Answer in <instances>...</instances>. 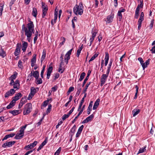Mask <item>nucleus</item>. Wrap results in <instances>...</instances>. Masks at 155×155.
<instances>
[{"instance_id": "a18cd8bd", "label": "nucleus", "mask_w": 155, "mask_h": 155, "mask_svg": "<svg viewBox=\"0 0 155 155\" xmlns=\"http://www.w3.org/2000/svg\"><path fill=\"white\" fill-rule=\"evenodd\" d=\"M109 58V55L107 52L105 53V56L104 58L105 60L108 61Z\"/></svg>"}, {"instance_id": "72a5a7b5", "label": "nucleus", "mask_w": 155, "mask_h": 155, "mask_svg": "<svg viewBox=\"0 0 155 155\" xmlns=\"http://www.w3.org/2000/svg\"><path fill=\"white\" fill-rule=\"evenodd\" d=\"M37 91L36 89L34 87H32L31 89L30 92L33 94L34 95L36 93Z\"/></svg>"}, {"instance_id": "58836bf2", "label": "nucleus", "mask_w": 155, "mask_h": 155, "mask_svg": "<svg viewBox=\"0 0 155 155\" xmlns=\"http://www.w3.org/2000/svg\"><path fill=\"white\" fill-rule=\"evenodd\" d=\"M17 74H13L9 78V80H10V79L14 80L15 79L16 77L17 76Z\"/></svg>"}, {"instance_id": "c756f323", "label": "nucleus", "mask_w": 155, "mask_h": 155, "mask_svg": "<svg viewBox=\"0 0 155 155\" xmlns=\"http://www.w3.org/2000/svg\"><path fill=\"white\" fill-rule=\"evenodd\" d=\"M85 75V73L83 72L81 73L80 75V78L79 79V81H81L84 78V76Z\"/></svg>"}, {"instance_id": "9d476101", "label": "nucleus", "mask_w": 155, "mask_h": 155, "mask_svg": "<svg viewBox=\"0 0 155 155\" xmlns=\"http://www.w3.org/2000/svg\"><path fill=\"white\" fill-rule=\"evenodd\" d=\"M21 50V45L18 44L16 45V48L14 52V54L16 56L18 55L20 53Z\"/></svg>"}, {"instance_id": "c9c22d12", "label": "nucleus", "mask_w": 155, "mask_h": 155, "mask_svg": "<svg viewBox=\"0 0 155 155\" xmlns=\"http://www.w3.org/2000/svg\"><path fill=\"white\" fill-rule=\"evenodd\" d=\"M75 130L76 125H74L71 130V132L72 134H74L75 131Z\"/></svg>"}, {"instance_id": "f704fd0d", "label": "nucleus", "mask_w": 155, "mask_h": 155, "mask_svg": "<svg viewBox=\"0 0 155 155\" xmlns=\"http://www.w3.org/2000/svg\"><path fill=\"white\" fill-rule=\"evenodd\" d=\"M146 147H144L140 148L138 151V154L144 152V151L146 150Z\"/></svg>"}, {"instance_id": "c85d7f7f", "label": "nucleus", "mask_w": 155, "mask_h": 155, "mask_svg": "<svg viewBox=\"0 0 155 155\" xmlns=\"http://www.w3.org/2000/svg\"><path fill=\"white\" fill-rule=\"evenodd\" d=\"M61 40L62 41L59 44V45L60 47L64 44L65 41V38L64 37H62L61 38Z\"/></svg>"}, {"instance_id": "20e7f679", "label": "nucleus", "mask_w": 155, "mask_h": 155, "mask_svg": "<svg viewBox=\"0 0 155 155\" xmlns=\"http://www.w3.org/2000/svg\"><path fill=\"white\" fill-rule=\"evenodd\" d=\"M32 109V104L29 103H28L25 106V109L23 111V114L27 115L31 112Z\"/></svg>"}, {"instance_id": "f8f14e48", "label": "nucleus", "mask_w": 155, "mask_h": 155, "mask_svg": "<svg viewBox=\"0 0 155 155\" xmlns=\"http://www.w3.org/2000/svg\"><path fill=\"white\" fill-rule=\"evenodd\" d=\"M73 49H71L68 51L66 53L64 57L65 60H69L70 58V55L71 54Z\"/></svg>"}, {"instance_id": "423d86ee", "label": "nucleus", "mask_w": 155, "mask_h": 155, "mask_svg": "<svg viewBox=\"0 0 155 155\" xmlns=\"http://www.w3.org/2000/svg\"><path fill=\"white\" fill-rule=\"evenodd\" d=\"M110 72L107 71L106 74H103L101 76V86H102L105 83L108 76Z\"/></svg>"}, {"instance_id": "0e129e2a", "label": "nucleus", "mask_w": 155, "mask_h": 155, "mask_svg": "<svg viewBox=\"0 0 155 155\" xmlns=\"http://www.w3.org/2000/svg\"><path fill=\"white\" fill-rule=\"evenodd\" d=\"M142 67L143 68V69L144 70L145 68L147 67V66L146 65V64L145 63H144L143 62L141 64Z\"/></svg>"}, {"instance_id": "e433bc0d", "label": "nucleus", "mask_w": 155, "mask_h": 155, "mask_svg": "<svg viewBox=\"0 0 155 155\" xmlns=\"http://www.w3.org/2000/svg\"><path fill=\"white\" fill-rule=\"evenodd\" d=\"M57 18L58 17L54 16V21H53V19H52L51 21V23L52 25H53L56 22Z\"/></svg>"}, {"instance_id": "2eb2a0df", "label": "nucleus", "mask_w": 155, "mask_h": 155, "mask_svg": "<svg viewBox=\"0 0 155 155\" xmlns=\"http://www.w3.org/2000/svg\"><path fill=\"white\" fill-rule=\"evenodd\" d=\"M22 95L20 93H18L15 94L14 97H13V99L16 101L19 100L22 96Z\"/></svg>"}, {"instance_id": "cd10ccee", "label": "nucleus", "mask_w": 155, "mask_h": 155, "mask_svg": "<svg viewBox=\"0 0 155 155\" xmlns=\"http://www.w3.org/2000/svg\"><path fill=\"white\" fill-rule=\"evenodd\" d=\"M48 9H42V17L43 18H44L46 16Z\"/></svg>"}, {"instance_id": "6e6d98bb", "label": "nucleus", "mask_w": 155, "mask_h": 155, "mask_svg": "<svg viewBox=\"0 0 155 155\" xmlns=\"http://www.w3.org/2000/svg\"><path fill=\"white\" fill-rule=\"evenodd\" d=\"M89 79L88 78H87V77H86L85 79H84V81H83V83L82 84V87H83L84 86L85 84H86L87 81Z\"/></svg>"}, {"instance_id": "6ab92c4d", "label": "nucleus", "mask_w": 155, "mask_h": 155, "mask_svg": "<svg viewBox=\"0 0 155 155\" xmlns=\"http://www.w3.org/2000/svg\"><path fill=\"white\" fill-rule=\"evenodd\" d=\"M140 109H134L132 111V113L133 114V117H135L137 114H138L140 112Z\"/></svg>"}, {"instance_id": "a19ab883", "label": "nucleus", "mask_w": 155, "mask_h": 155, "mask_svg": "<svg viewBox=\"0 0 155 155\" xmlns=\"http://www.w3.org/2000/svg\"><path fill=\"white\" fill-rule=\"evenodd\" d=\"M61 147H60L54 153V155H59L61 151Z\"/></svg>"}, {"instance_id": "7c9ffc66", "label": "nucleus", "mask_w": 155, "mask_h": 155, "mask_svg": "<svg viewBox=\"0 0 155 155\" xmlns=\"http://www.w3.org/2000/svg\"><path fill=\"white\" fill-rule=\"evenodd\" d=\"M117 15L118 17V19L119 21H121L122 17L121 12L118 11L117 14Z\"/></svg>"}, {"instance_id": "393cba45", "label": "nucleus", "mask_w": 155, "mask_h": 155, "mask_svg": "<svg viewBox=\"0 0 155 155\" xmlns=\"http://www.w3.org/2000/svg\"><path fill=\"white\" fill-rule=\"evenodd\" d=\"M4 5V2L0 3V14L1 15H2V12L3 10Z\"/></svg>"}, {"instance_id": "c03bdc74", "label": "nucleus", "mask_w": 155, "mask_h": 155, "mask_svg": "<svg viewBox=\"0 0 155 155\" xmlns=\"http://www.w3.org/2000/svg\"><path fill=\"white\" fill-rule=\"evenodd\" d=\"M97 32H94L93 30L92 31H91V34L92 35V36L91 38L94 39L96 35Z\"/></svg>"}, {"instance_id": "e2e57ef3", "label": "nucleus", "mask_w": 155, "mask_h": 155, "mask_svg": "<svg viewBox=\"0 0 155 155\" xmlns=\"http://www.w3.org/2000/svg\"><path fill=\"white\" fill-rule=\"evenodd\" d=\"M16 101H15L14 100L12 99V100L11 101V102H10L9 104H11L12 105H13V106H14L15 104Z\"/></svg>"}, {"instance_id": "a211bd4d", "label": "nucleus", "mask_w": 155, "mask_h": 155, "mask_svg": "<svg viewBox=\"0 0 155 155\" xmlns=\"http://www.w3.org/2000/svg\"><path fill=\"white\" fill-rule=\"evenodd\" d=\"M15 135V134L14 133H12L10 134H9L6 135L5 137L2 139V141L4 140H7L8 138L10 137H12L14 136Z\"/></svg>"}, {"instance_id": "09e8293b", "label": "nucleus", "mask_w": 155, "mask_h": 155, "mask_svg": "<svg viewBox=\"0 0 155 155\" xmlns=\"http://www.w3.org/2000/svg\"><path fill=\"white\" fill-rule=\"evenodd\" d=\"M42 8L43 9H48V6L47 5H45V4L43 2H42Z\"/></svg>"}, {"instance_id": "603ef678", "label": "nucleus", "mask_w": 155, "mask_h": 155, "mask_svg": "<svg viewBox=\"0 0 155 155\" xmlns=\"http://www.w3.org/2000/svg\"><path fill=\"white\" fill-rule=\"evenodd\" d=\"M18 67L20 68H22L23 67L22 62L21 60H19L18 62Z\"/></svg>"}, {"instance_id": "7ed1b4c3", "label": "nucleus", "mask_w": 155, "mask_h": 155, "mask_svg": "<svg viewBox=\"0 0 155 155\" xmlns=\"http://www.w3.org/2000/svg\"><path fill=\"white\" fill-rule=\"evenodd\" d=\"M27 125L26 124L25 125L21 127H20V129L19 130V133H18L15 137L16 139H19L22 138L24 135V130L25 129Z\"/></svg>"}, {"instance_id": "1a4fd4ad", "label": "nucleus", "mask_w": 155, "mask_h": 155, "mask_svg": "<svg viewBox=\"0 0 155 155\" xmlns=\"http://www.w3.org/2000/svg\"><path fill=\"white\" fill-rule=\"evenodd\" d=\"M16 90L14 89H11L9 91H7L5 95V97L7 98L9 96H12L14 94Z\"/></svg>"}, {"instance_id": "680f3d73", "label": "nucleus", "mask_w": 155, "mask_h": 155, "mask_svg": "<svg viewBox=\"0 0 155 155\" xmlns=\"http://www.w3.org/2000/svg\"><path fill=\"white\" fill-rule=\"evenodd\" d=\"M140 4H138L137 7H138L139 8H143V3L142 2L140 1Z\"/></svg>"}, {"instance_id": "412c9836", "label": "nucleus", "mask_w": 155, "mask_h": 155, "mask_svg": "<svg viewBox=\"0 0 155 155\" xmlns=\"http://www.w3.org/2000/svg\"><path fill=\"white\" fill-rule=\"evenodd\" d=\"M6 56V53L4 50L1 47L0 50V56H1L2 58H4Z\"/></svg>"}, {"instance_id": "338daca9", "label": "nucleus", "mask_w": 155, "mask_h": 155, "mask_svg": "<svg viewBox=\"0 0 155 155\" xmlns=\"http://www.w3.org/2000/svg\"><path fill=\"white\" fill-rule=\"evenodd\" d=\"M138 60L140 62L141 64L143 62V61L142 58H139Z\"/></svg>"}, {"instance_id": "473e14b6", "label": "nucleus", "mask_w": 155, "mask_h": 155, "mask_svg": "<svg viewBox=\"0 0 155 155\" xmlns=\"http://www.w3.org/2000/svg\"><path fill=\"white\" fill-rule=\"evenodd\" d=\"M51 107L52 106L51 104H50L48 105V108L47 109L46 111V113L47 114L50 113V112L51 110Z\"/></svg>"}, {"instance_id": "37998d69", "label": "nucleus", "mask_w": 155, "mask_h": 155, "mask_svg": "<svg viewBox=\"0 0 155 155\" xmlns=\"http://www.w3.org/2000/svg\"><path fill=\"white\" fill-rule=\"evenodd\" d=\"M70 115L68 113L67 114H64L62 117V119L63 120H64L66 118L70 116Z\"/></svg>"}, {"instance_id": "a878e982", "label": "nucleus", "mask_w": 155, "mask_h": 155, "mask_svg": "<svg viewBox=\"0 0 155 155\" xmlns=\"http://www.w3.org/2000/svg\"><path fill=\"white\" fill-rule=\"evenodd\" d=\"M37 14V10L36 8H33L32 15L33 16L36 17Z\"/></svg>"}, {"instance_id": "49530a36", "label": "nucleus", "mask_w": 155, "mask_h": 155, "mask_svg": "<svg viewBox=\"0 0 155 155\" xmlns=\"http://www.w3.org/2000/svg\"><path fill=\"white\" fill-rule=\"evenodd\" d=\"M35 37L34 39V44H35L36 43V42L38 39V33L37 31L36 32V33H35Z\"/></svg>"}, {"instance_id": "5701e85b", "label": "nucleus", "mask_w": 155, "mask_h": 155, "mask_svg": "<svg viewBox=\"0 0 155 155\" xmlns=\"http://www.w3.org/2000/svg\"><path fill=\"white\" fill-rule=\"evenodd\" d=\"M19 110H11L9 111V113L12 114L13 115L15 116L16 115H18L19 113Z\"/></svg>"}, {"instance_id": "ddd939ff", "label": "nucleus", "mask_w": 155, "mask_h": 155, "mask_svg": "<svg viewBox=\"0 0 155 155\" xmlns=\"http://www.w3.org/2000/svg\"><path fill=\"white\" fill-rule=\"evenodd\" d=\"M114 15L113 14H111L110 15L107 16V22L109 23L113 21V19L114 18Z\"/></svg>"}, {"instance_id": "8fccbe9b", "label": "nucleus", "mask_w": 155, "mask_h": 155, "mask_svg": "<svg viewBox=\"0 0 155 155\" xmlns=\"http://www.w3.org/2000/svg\"><path fill=\"white\" fill-rule=\"evenodd\" d=\"M58 71L59 72L61 73H63L64 71V70H62V66H61V65H59Z\"/></svg>"}, {"instance_id": "4468645a", "label": "nucleus", "mask_w": 155, "mask_h": 155, "mask_svg": "<svg viewBox=\"0 0 155 155\" xmlns=\"http://www.w3.org/2000/svg\"><path fill=\"white\" fill-rule=\"evenodd\" d=\"M36 54H34L33 56V58L31 59V67H33L34 66L36 61Z\"/></svg>"}, {"instance_id": "f03ea898", "label": "nucleus", "mask_w": 155, "mask_h": 155, "mask_svg": "<svg viewBox=\"0 0 155 155\" xmlns=\"http://www.w3.org/2000/svg\"><path fill=\"white\" fill-rule=\"evenodd\" d=\"M83 3L81 2L79 3L78 5H75L73 8L74 13L76 15H82L83 13Z\"/></svg>"}, {"instance_id": "f3484780", "label": "nucleus", "mask_w": 155, "mask_h": 155, "mask_svg": "<svg viewBox=\"0 0 155 155\" xmlns=\"http://www.w3.org/2000/svg\"><path fill=\"white\" fill-rule=\"evenodd\" d=\"M100 101V100L99 99H98L96 100V101H95L94 105L93 106V110H95L97 108L98 106L99 105Z\"/></svg>"}, {"instance_id": "de8ad7c7", "label": "nucleus", "mask_w": 155, "mask_h": 155, "mask_svg": "<svg viewBox=\"0 0 155 155\" xmlns=\"http://www.w3.org/2000/svg\"><path fill=\"white\" fill-rule=\"evenodd\" d=\"M15 1V0H11L10 4H9V7L10 9L11 10L12 9V5L14 4V2Z\"/></svg>"}, {"instance_id": "0eeeda50", "label": "nucleus", "mask_w": 155, "mask_h": 155, "mask_svg": "<svg viewBox=\"0 0 155 155\" xmlns=\"http://www.w3.org/2000/svg\"><path fill=\"white\" fill-rule=\"evenodd\" d=\"M52 63H51L49 66L47 70V78L48 79L50 78L51 74L53 70V67L52 66Z\"/></svg>"}, {"instance_id": "2f4dec72", "label": "nucleus", "mask_w": 155, "mask_h": 155, "mask_svg": "<svg viewBox=\"0 0 155 155\" xmlns=\"http://www.w3.org/2000/svg\"><path fill=\"white\" fill-rule=\"evenodd\" d=\"M91 82H89L87 83L86 84L85 87V88H84V90H83V93H84L85 92H86V91H87V89L88 87H89V85L91 84Z\"/></svg>"}, {"instance_id": "4c0bfd02", "label": "nucleus", "mask_w": 155, "mask_h": 155, "mask_svg": "<svg viewBox=\"0 0 155 155\" xmlns=\"http://www.w3.org/2000/svg\"><path fill=\"white\" fill-rule=\"evenodd\" d=\"M37 141H35L33 143H30V146L32 148L35 147L37 144Z\"/></svg>"}, {"instance_id": "ea45409f", "label": "nucleus", "mask_w": 155, "mask_h": 155, "mask_svg": "<svg viewBox=\"0 0 155 155\" xmlns=\"http://www.w3.org/2000/svg\"><path fill=\"white\" fill-rule=\"evenodd\" d=\"M36 80V84H41L42 83V80L41 78H38V79Z\"/></svg>"}, {"instance_id": "69168bd1", "label": "nucleus", "mask_w": 155, "mask_h": 155, "mask_svg": "<svg viewBox=\"0 0 155 155\" xmlns=\"http://www.w3.org/2000/svg\"><path fill=\"white\" fill-rule=\"evenodd\" d=\"M144 16V14L143 12H142L140 14V18L139 19H141L142 20H143L144 19V18H143Z\"/></svg>"}, {"instance_id": "bb28decb", "label": "nucleus", "mask_w": 155, "mask_h": 155, "mask_svg": "<svg viewBox=\"0 0 155 155\" xmlns=\"http://www.w3.org/2000/svg\"><path fill=\"white\" fill-rule=\"evenodd\" d=\"M113 60L111 59L110 60L109 64H108V66L107 67V71L110 72V70L111 67L113 62Z\"/></svg>"}, {"instance_id": "774afa93", "label": "nucleus", "mask_w": 155, "mask_h": 155, "mask_svg": "<svg viewBox=\"0 0 155 155\" xmlns=\"http://www.w3.org/2000/svg\"><path fill=\"white\" fill-rule=\"evenodd\" d=\"M47 138H46L45 140L41 143V144L43 146H45L46 143H47Z\"/></svg>"}, {"instance_id": "13d9d810", "label": "nucleus", "mask_w": 155, "mask_h": 155, "mask_svg": "<svg viewBox=\"0 0 155 155\" xmlns=\"http://www.w3.org/2000/svg\"><path fill=\"white\" fill-rule=\"evenodd\" d=\"M84 125H82L81 127H79V128L78 130V131L79 132H81V133L82 130L84 128Z\"/></svg>"}, {"instance_id": "39448f33", "label": "nucleus", "mask_w": 155, "mask_h": 155, "mask_svg": "<svg viewBox=\"0 0 155 155\" xmlns=\"http://www.w3.org/2000/svg\"><path fill=\"white\" fill-rule=\"evenodd\" d=\"M39 72L37 71H35L32 73V72L31 71L30 74L28 77V80L30 81L33 78L32 76L34 77L36 79H38L39 77Z\"/></svg>"}, {"instance_id": "6e6552de", "label": "nucleus", "mask_w": 155, "mask_h": 155, "mask_svg": "<svg viewBox=\"0 0 155 155\" xmlns=\"http://www.w3.org/2000/svg\"><path fill=\"white\" fill-rule=\"evenodd\" d=\"M15 142V141H11L9 142H6L5 143L2 144V147L3 148H6L7 147H10L14 145Z\"/></svg>"}, {"instance_id": "3c124183", "label": "nucleus", "mask_w": 155, "mask_h": 155, "mask_svg": "<svg viewBox=\"0 0 155 155\" xmlns=\"http://www.w3.org/2000/svg\"><path fill=\"white\" fill-rule=\"evenodd\" d=\"M34 96V95L31 92L29 93L28 98V100H30Z\"/></svg>"}, {"instance_id": "9b49d317", "label": "nucleus", "mask_w": 155, "mask_h": 155, "mask_svg": "<svg viewBox=\"0 0 155 155\" xmlns=\"http://www.w3.org/2000/svg\"><path fill=\"white\" fill-rule=\"evenodd\" d=\"M26 97H25L24 98L23 97L21 99L20 103L18 105V108L20 109L24 104L27 102Z\"/></svg>"}, {"instance_id": "5fc2aeb1", "label": "nucleus", "mask_w": 155, "mask_h": 155, "mask_svg": "<svg viewBox=\"0 0 155 155\" xmlns=\"http://www.w3.org/2000/svg\"><path fill=\"white\" fill-rule=\"evenodd\" d=\"M74 88L73 87H70L68 89V94H69L71 92L74 91Z\"/></svg>"}, {"instance_id": "aec40b11", "label": "nucleus", "mask_w": 155, "mask_h": 155, "mask_svg": "<svg viewBox=\"0 0 155 155\" xmlns=\"http://www.w3.org/2000/svg\"><path fill=\"white\" fill-rule=\"evenodd\" d=\"M28 45V44L27 42H24L23 43L22 47V50L24 52H25L26 51Z\"/></svg>"}, {"instance_id": "b1692460", "label": "nucleus", "mask_w": 155, "mask_h": 155, "mask_svg": "<svg viewBox=\"0 0 155 155\" xmlns=\"http://www.w3.org/2000/svg\"><path fill=\"white\" fill-rule=\"evenodd\" d=\"M83 48V45L82 44L80 47H79V49L77 50V56L78 57H79L81 53V51Z\"/></svg>"}, {"instance_id": "4be33fe9", "label": "nucleus", "mask_w": 155, "mask_h": 155, "mask_svg": "<svg viewBox=\"0 0 155 155\" xmlns=\"http://www.w3.org/2000/svg\"><path fill=\"white\" fill-rule=\"evenodd\" d=\"M46 55V52L45 50H43L42 52V55L41 59V62L42 63V61L45 58Z\"/></svg>"}, {"instance_id": "dca6fc26", "label": "nucleus", "mask_w": 155, "mask_h": 155, "mask_svg": "<svg viewBox=\"0 0 155 155\" xmlns=\"http://www.w3.org/2000/svg\"><path fill=\"white\" fill-rule=\"evenodd\" d=\"M13 85V87L14 88L18 90L20 87V83L18 80H16Z\"/></svg>"}, {"instance_id": "bf43d9fd", "label": "nucleus", "mask_w": 155, "mask_h": 155, "mask_svg": "<svg viewBox=\"0 0 155 155\" xmlns=\"http://www.w3.org/2000/svg\"><path fill=\"white\" fill-rule=\"evenodd\" d=\"M52 91L53 92L56 91L57 90V87L55 86L51 88Z\"/></svg>"}, {"instance_id": "79ce46f5", "label": "nucleus", "mask_w": 155, "mask_h": 155, "mask_svg": "<svg viewBox=\"0 0 155 155\" xmlns=\"http://www.w3.org/2000/svg\"><path fill=\"white\" fill-rule=\"evenodd\" d=\"M94 115L93 114H92L86 118L87 119L88 121L89 122L93 118Z\"/></svg>"}, {"instance_id": "4d7b16f0", "label": "nucleus", "mask_w": 155, "mask_h": 155, "mask_svg": "<svg viewBox=\"0 0 155 155\" xmlns=\"http://www.w3.org/2000/svg\"><path fill=\"white\" fill-rule=\"evenodd\" d=\"M59 77V74L58 73H56L55 74V76L54 78L53 79L54 80H56Z\"/></svg>"}, {"instance_id": "864d4df0", "label": "nucleus", "mask_w": 155, "mask_h": 155, "mask_svg": "<svg viewBox=\"0 0 155 155\" xmlns=\"http://www.w3.org/2000/svg\"><path fill=\"white\" fill-rule=\"evenodd\" d=\"M49 102V101L48 100H46L43 103V105L44 107H45L46 106Z\"/></svg>"}, {"instance_id": "052dcab7", "label": "nucleus", "mask_w": 155, "mask_h": 155, "mask_svg": "<svg viewBox=\"0 0 155 155\" xmlns=\"http://www.w3.org/2000/svg\"><path fill=\"white\" fill-rule=\"evenodd\" d=\"M99 4L98 1L97 0H95V8H96L98 7V5Z\"/></svg>"}, {"instance_id": "f257e3e1", "label": "nucleus", "mask_w": 155, "mask_h": 155, "mask_svg": "<svg viewBox=\"0 0 155 155\" xmlns=\"http://www.w3.org/2000/svg\"><path fill=\"white\" fill-rule=\"evenodd\" d=\"M22 30L25 31V35L26 36L27 40L29 42H31V37L32 33H34V25L33 22L30 21L27 24L26 27H25L23 24L22 27Z\"/></svg>"}]
</instances>
